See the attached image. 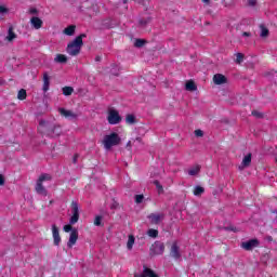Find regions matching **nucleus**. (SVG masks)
I'll list each match as a JSON object with an SVG mask.
<instances>
[{"label":"nucleus","instance_id":"nucleus-1","mask_svg":"<svg viewBox=\"0 0 277 277\" xmlns=\"http://www.w3.org/2000/svg\"><path fill=\"white\" fill-rule=\"evenodd\" d=\"M39 131L44 133L48 137H60V135H62V127L60 124L51 126V123L44 119L39 121Z\"/></svg>","mask_w":277,"mask_h":277},{"label":"nucleus","instance_id":"nucleus-2","mask_svg":"<svg viewBox=\"0 0 277 277\" xmlns=\"http://www.w3.org/2000/svg\"><path fill=\"white\" fill-rule=\"evenodd\" d=\"M83 38H85V34H81L80 36L76 37L74 41L68 43L66 50L68 55L75 57L81 53V47H83Z\"/></svg>","mask_w":277,"mask_h":277},{"label":"nucleus","instance_id":"nucleus-3","mask_svg":"<svg viewBox=\"0 0 277 277\" xmlns=\"http://www.w3.org/2000/svg\"><path fill=\"white\" fill-rule=\"evenodd\" d=\"M121 138L118 133L113 132L111 134L105 135L103 140L104 148L106 150H111L113 146H118L120 144Z\"/></svg>","mask_w":277,"mask_h":277},{"label":"nucleus","instance_id":"nucleus-4","mask_svg":"<svg viewBox=\"0 0 277 277\" xmlns=\"http://www.w3.org/2000/svg\"><path fill=\"white\" fill-rule=\"evenodd\" d=\"M107 121L109 124H120L122 122V117L118 110L110 108L108 109Z\"/></svg>","mask_w":277,"mask_h":277},{"label":"nucleus","instance_id":"nucleus-5","mask_svg":"<svg viewBox=\"0 0 277 277\" xmlns=\"http://www.w3.org/2000/svg\"><path fill=\"white\" fill-rule=\"evenodd\" d=\"M163 252H166V245H163V242L156 241L150 248L151 256L163 254Z\"/></svg>","mask_w":277,"mask_h":277},{"label":"nucleus","instance_id":"nucleus-6","mask_svg":"<svg viewBox=\"0 0 277 277\" xmlns=\"http://www.w3.org/2000/svg\"><path fill=\"white\" fill-rule=\"evenodd\" d=\"M71 213L69 224H77L79 222V203H77V201L71 202Z\"/></svg>","mask_w":277,"mask_h":277},{"label":"nucleus","instance_id":"nucleus-7","mask_svg":"<svg viewBox=\"0 0 277 277\" xmlns=\"http://www.w3.org/2000/svg\"><path fill=\"white\" fill-rule=\"evenodd\" d=\"M259 245H260L259 239L254 238V239L242 242L241 248L250 252L254 250V248H259Z\"/></svg>","mask_w":277,"mask_h":277},{"label":"nucleus","instance_id":"nucleus-8","mask_svg":"<svg viewBox=\"0 0 277 277\" xmlns=\"http://www.w3.org/2000/svg\"><path fill=\"white\" fill-rule=\"evenodd\" d=\"M58 114H61V116L67 118L68 120H77V118H79V115L77 113L68 110L66 108H58Z\"/></svg>","mask_w":277,"mask_h":277},{"label":"nucleus","instance_id":"nucleus-9","mask_svg":"<svg viewBox=\"0 0 277 277\" xmlns=\"http://www.w3.org/2000/svg\"><path fill=\"white\" fill-rule=\"evenodd\" d=\"M77 239H79V230H77V228H74L70 232L69 240L67 242V247L72 248V246H75L77 243Z\"/></svg>","mask_w":277,"mask_h":277},{"label":"nucleus","instance_id":"nucleus-10","mask_svg":"<svg viewBox=\"0 0 277 277\" xmlns=\"http://www.w3.org/2000/svg\"><path fill=\"white\" fill-rule=\"evenodd\" d=\"M52 237L54 240V246H60L62 243V237L60 236V228H57V225H52Z\"/></svg>","mask_w":277,"mask_h":277},{"label":"nucleus","instance_id":"nucleus-11","mask_svg":"<svg viewBox=\"0 0 277 277\" xmlns=\"http://www.w3.org/2000/svg\"><path fill=\"white\" fill-rule=\"evenodd\" d=\"M170 255L175 259V261H179L181 259V248L179 247V243L173 242L170 250Z\"/></svg>","mask_w":277,"mask_h":277},{"label":"nucleus","instance_id":"nucleus-12","mask_svg":"<svg viewBox=\"0 0 277 277\" xmlns=\"http://www.w3.org/2000/svg\"><path fill=\"white\" fill-rule=\"evenodd\" d=\"M134 277H159L153 269L148 268L146 265L143 266L142 274H134Z\"/></svg>","mask_w":277,"mask_h":277},{"label":"nucleus","instance_id":"nucleus-13","mask_svg":"<svg viewBox=\"0 0 277 277\" xmlns=\"http://www.w3.org/2000/svg\"><path fill=\"white\" fill-rule=\"evenodd\" d=\"M213 81H214L215 85H224V83L228 82V79L226 78V76H224L222 74H215L213 76Z\"/></svg>","mask_w":277,"mask_h":277},{"label":"nucleus","instance_id":"nucleus-14","mask_svg":"<svg viewBox=\"0 0 277 277\" xmlns=\"http://www.w3.org/2000/svg\"><path fill=\"white\" fill-rule=\"evenodd\" d=\"M148 220L150 221V224H159V222H161V220H163V214L151 213L148 215Z\"/></svg>","mask_w":277,"mask_h":277},{"label":"nucleus","instance_id":"nucleus-15","mask_svg":"<svg viewBox=\"0 0 277 277\" xmlns=\"http://www.w3.org/2000/svg\"><path fill=\"white\" fill-rule=\"evenodd\" d=\"M30 25L34 27V29H42L43 22L40 19V17L34 16L30 18Z\"/></svg>","mask_w":277,"mask_h":277},{"label":"nucleus","instance_id":"nucleus-16","mask_svg":"<svg viewBox=\"0 0 277 277\" xmlns=\"http://www.w3.org/2000/svg\"><path fill=\"white\" fill-rule=\"evenodd\" d=\"M35 190L37 192V194H39L40 196H47L49 193L47 192V188L44 187V185H42L41 182H37L36 186H35Z\"/></svg>","mask_w":277,"mask_h":277},{"label":"nucleus","instance_id":"nucleus-17","mask_svg":"<svg viewBox=\"0 0 277 277\" xmlns=\"http://www.w3.org/2000/svg\"><path fill=\"white\" fill-rule=\"evenodd\" d=\"M252 163V154H248L247 156L243 157L242 163L239 167V170H243V168H248Z\"/></svg>","mask_w":277,"mask_h":277},{"label":"nucleus","instance_id":"nucleus-18","mask_svg":"<svg viewBox=\"0 0 277 277\" xmlns=\"http://www.w3.org/2000/svg\"><path fill=\"white\" fill-rule=\"evenodd\" d=\"M51 85V78L48 72L43 74V92H49V87Z\"/></svg>","mask_w":277,"mask_h":277},{"label":"nucleus","instance_id":"nucleus-19","mask_svg":"<svg viewBox=\"0 0 277 277\" xmlns=\"http://www.w3.org/2000/svg\"><path fill=\"white\" fill-rule=\"evenodd\" d=\"M5 40L8 42H12L13 40H16V35L14 34V28L11 26L9 27L8 36L5 37Z\"/></svg>","mask_w":277,"mask_h":277},{"label":"nucleus","instance_id":"nucleus-20","mask_svg":"<svg viewBox=\"0 0 277 277\" xmlns=\"http://www.w3.org/2000/svg\"><path fill=\"white\" fill-rule=\"evenodd\" d=\"M185 88L188 92H196V90H198V88L196 87V82H194L193 80L187 81Z\"/></svg>","mask_w":277,"mask_h":277},{"label":"nucleus","instance_id":"nucleus-21","mask_svg":"<svg viewBox=\"0 0 277 277\" xmlns=\"http://www.w3.org/2000/svg\"><path fill=\"white\" fill-rule=\"evenodd\" d=\"M54 62H56V64H66L68 58L64 54H57L54 58Z\"/></svg>","mask_w":277,"mask_h":277},{"label":"nucleus","instance_id":"nucleus-22","mask_svg":"<svg viewBox=\"0 0 277 277\" xmlns=\"http://www.w3.org/2000/svg\"><path fill=\"white\" fill-rule=\"evenodd\" d=\"M188 174H189V176H197V174H200V166L197 164V166L188 169Z\"/></svg>","mask_w":277,"mask_h":277},{"label":"nucleus","instance_id":"nucleus-23","mask_svg":"<svg viewBox=\"0 0 277 277\" xmlns=\"http://www.w3.org/2000/svg\"><path fill=\"white\" fill-rule=\"evenodd\" d=\"M75 29H76V26L70 25L64 29L63 34H65V36H75Z\"/></svg>","mask_w":277,"mask_h":277},{"label":"nucleus","instance_id":"nucleus-24","mask_svg":"<svg viewBox=\"0 0 277 277\" xmlns=\"http://www.w3.org/2000/svg\"><path fill=\"white\" fill-rule=\"evenodd\" d=\"M134 243H135V237L133 235H130L128 237V242H127L128 250H133Z\"/></svg>","mask_w":277,"mask_h":277},{"label":"nucleus","instance_id":"nucleus-25","mask_svg":"<svg viewBox=\"0 0 277 277\" xmlns=\"http://www.w3.org/2000/svg\"><path fill=\"white\" fill-rule=\"evenodd\" d=\"M52 176L48 173H42L37 180L38 183H44V181H51Z\"/></svg>","mask_w":277,"mask_h":277},{"label":"nucleus","instance_id":"nucleus-26","mask_svg":"<svg viewBox=\"0 0 277 277\" xmlns=\"http://www.w3.org/2000/svg\"><path fill=\"white\" fill-rule=\"evenodd\" d=\"M18 101H25L27 98V91L25 89H21L17 93Z\"/></svg>","mask_w":277,"mask_h":277},{"label":"nucleus","instance_id":"nucleus-27","mask_svg":"<svg viewBox=\"0 0 277 277\" xmlns=\"http://www.w3.org/2000/svg\"><path fill=\"white\" fill-rule=\"evenodd\" d=\"M261 29V38H267V36H269V29H267L265 26L261 25L260 26Z\"/></svg>","mask_w":277,"mask_h":277},{"label":"nucleus","instance_id":"nucleus-28","mask_svg":"<svg viewBox=\"0 0 277 277\" xmlns=\"http://www.w3.org/2000/svg\"><path fill=\"white\" fill-rule=\"evenodd\" d=\"M75 92V89L72 87H64L63 88V94L64 96H70Z\"/></svg>","mask_w":277,"mask_h":277},{"label":"nucleus","instance_id":"nucleus-29","mask_svg":"<svg viewBox=\"0 0 277 277\" xmlns=\"http://www.w3.org/2000/svg\"><path fill=\"white\" fill-rule=\"evenodd\" d=\"M126 122L127 124H135V115H127L126 116Z\"/></svg>","mask_w":277,"mask_h":277},{"label":"nucleus","instance_id":"nucleus-30","mask_svg":"<svg viewBox=\"0 0 277 277\" xmlns=\"http://www.w3.org/2000/svg\"><path fill=\"white\" fill-rule=\"evenodd\" d=\"M205 194V187L196 186L194 189V196H202Z\"/></svg>","mask_w":277,"mask_h":277},{"label":"nucleus","instance_id":"nucleus-31","mask_svg":"<svg viewBox=\"0 0 277 277\" xmlns=\"http://www.w3.org/2000/svg\"><path fill=\"white\" fill-rule=\"evenodd\" d=\"M147 235H148V237H153V239H156V237L159 236V230H157V229H149L147 232Z\"/></svg>","mask_w":277,"mask_h":277},{"label":"nucleus","instance_id":"nucleus-32","mask_svg":"<svg viewBox=\"0 0 277 277\" xmlns=\"http://www.w3.org/2000/svg\"><path fill=\"white\" fill-rule=\"evenodd\" d=\"M144 44H146V41L143 39H136L134 47H136V49H142V47H144Z\"/></svg>","mask_w":277,"mask_h":277},{"label":"nucleus","instance_id":"nucleus-33","mask_svg":"<svg viewBox=\"0 0 277 277\" xmlns=\"http://www.w3.org/2000/svg\"><path fill=\"white\" fill-rule=\"evenodd\" d=\"M243 53L236 54V64H241L243 62Z\"/></svg>","mask_w":277,"mask_h":277},{"label":"nucleus","instance_id":"nucleus-34","mask_svg":"<svg viewBox=\"0 0 277 277\" xmlns=\"http://www.w3.org/2000/svg\"><path fill=\"white\" fill-rule=\"evenodd\" d=\"M154 185L157 187L159 194L163 192V186L161 185V183H159V181H154Z\"/></svg>","mask_w":277,"mask_h":277},{"label":"nucleus","instance_id":"nucleus-35","mask_svg":"<svg viewBox=\"0 0 277 277\" xmlns=\"http://www.w3.org/2000/svg\"><path fill=\"white\" fill-rule=\"evenodd\" d=\"M143 201H144V195H136L135 196L136 205H142Z\"/></svg>","mask_w":277,"mask_h":277},{"label":"nucleus","instance_id":"nucleus-36","mask_svg":"<svg viewBox=\"0 0 277 277\" xmlns=\"http://www.w3.org/2000/svg\"><path fill=\"white\" fill-rule=\"evenodd\" d=\"M102 222H103V216H101V215L95 216V220H94L95 226H101Z\"/></svg>","mask_w":277,"mask_h":277},{"label":"nucleus","instance_id":"nucleus-37","mask_svg":"<svg viewBox=\"0 0 277 277\" xmlns=\"http://www.w3.org/2000/svg\"><path fill=\"white\" fill-rule=\"evenodd\" d=\"M63 230L65 232V233H72V225H70V224H67V225H65L64 227H63Z\"/></svg>","mask_w":277,"mask_h":277},{"label":"nucleus","instance_id":"nucleus-38","mask_svg":"<svg viewBox=\"0 0 277 277\" xmlns=\"http://www.w3.org/2000/svg\"><path fill=\"white\" fill-rule=\"evenodd\" d=\"M247 5L249 8H255L256 6V0H248Z\"/></svg>","mask_w":277,"mask_h":277},{"label":"nucleus","instance_id":"nucleus-39","mask_svg":"<svg viewBox=\"0 0 277 277\" xmlns=\"http://www.w3.org/2000/svg\"><path fill=\"white\" fill-rule=\"evenodd\" d=\"M252 116H254L255 118H263V113H260L259 110H253Z\"/></svg>","mask_w":277,"mask_h":277},{"label":"nucleus","instance_id":"nucleus-40","mask_svg":"<svg viewBox=\"0 0 277 277\" xmlns=\"http://www.w3.org/2000/svg\"><path fill=\"white\" fill-rule=\"evenodd\" d=\"M196 137H202L205 135V132L202 130H195Z\"/></svg>","mask_w":277,"mask_h":277},{"label":"nucleus","instance_id":"nucleus-41","mask_svg":"<svg viewBox=\"0 0 277 277\" xmlns=\"http://www.w3.org/2000/svg\"><path fill=\"white\" fill-rule=\"evenodd\" d=\"M8 13V8L0 5V14H5Z\"/></svg>","mask_w":277,"mask_h":277},{"label":"nucleus","instance_id":"nucleus-42","mask_svg":"<svg viewBox=\"0 0 277 277\" xmlns=\"http://www.w3.org/2000/svg\"><path fill=\"white\" fill-rule=\"evenodd\" d=\"M28 13H29V14H38V9H36V8H30V9L28 10Z\"/></svg>","mask_w":277,"mask_h":277},{"label":"nucleus","instance_id":"nucleus-43","mask_svg":"<svg viewBox=\"0 0 277 277\" xmlns=\"http://www.w3.org/2000/svg\"><path fill=\"white\" fill-rule=\"evenodd\" d=\"M265 241H268V243H272V241H274V238L272 236H265Z\"/></svg>","mask_w":277,"mask_h":277},{"label":"nucleus","instance_id":"nucleus-44","mask_svg":"<svg viewBox=\"0 0 277 277\" xmlns=\"http://www.w3.org/2000/svg\"><path fill=\"white\" fill-rule=\"evenodd\" d=\"M0 185H5V179L0 174Z\"/></svg>","mask_w":277,"mask_h":277},{"label":"nucleus","instance_id":"nucleus-45","mask_svg":"<svg viewBox=\"0 0 277 277\" xmlns=\"http://www.w3.org/2000/svg\"><path fill=\"white\" fill-rule=\"evenodd\" d=\"M147 23H148V21H144V19L140 21V25H146Z\"/></svg>","mask_w":277,"mask_h":277},{"label":"nucleus","instance_id":"nucleus-46","mask_svg":"<svg viewBox=\"0 0 277 277\" xmlns=\"http://www.w3.org/2000/svg\"><path fill=\"white\" fill-rule=\"evenodd\" d=\"M242 36H245L246 38H250L251 34L250 32H242Z\"/></svg>","mask_w":277,"mask_h":277},{"label":"nucleus","instance_id":"nucleus-47","mask_svg":"<svg viewBox=\"0 0 277 277\" xmlns=\"http://www.w3.org/2000/svg\"><path fill=\"white\" fill-rule=\"evenodd\" d=\"M77 159H79V155L76 154V155L74 156V163H77Z\"/></svg>","mask_w":277,"mask_h":277},{"label":"nucleus","instance_id":"nucleus-48","mask_svg":"<svg viewBox=\"0 0 277 277\" xmlns=\"http://www.w3.org/2000/svg\"><path fill=\"white\" fill-rule=\"evenodd\" d=\"M95 62H101V56H96Z\"/></svg>","mask_w":277,"mask_h":277},{"label":"nucleus","instance_id":"nucleus-49","mask_svg":"<svg viewBox=\"0 0 277 277\" xmlns=\"http://www.w3.org/2000/svg\"><path fill=\"white\" fill-rule=\"evenodd\" d=\"M203 1V3H207V4H209L210 3V1L209 0H202Z\"/></svg>","mask_w":277,"mask_h":277},{"label":"nucleus","instance_id":"nucleus-50","mask_svg":"<svg viewBox=\"0 0 277 277\" xmlns=\"http://www.w3.org/2000/svg\"><path fill=\"white\" fill-rule=\"evenodd\" d=\"M113 72V75H115L116 77H118V72H116V71H111Z\"/></svg>","mask_w":277,"mask_h":277},{"label":"nucleus","instance_id":"nucleus-51","mask_svg":"<svg viewBox=\"0 0 277 277\" xmlns=\"http://www.w3.org/2000/svg\"><path fill=\"white\" fill-rule=\"evenodd\" d=\"M136 142H142V137H136Z\"/></svg>","mask_w":277,"mask_h":277},{"label":"nucleus","instance_id":"nucleus-52","mask_svg":"<svg viewBox=\"0 0 277 277\" xmlns=\"http://www.w3.org/2000/svg\"><path fill=\"white\" fill-rule=\"evenodd\" d=\"M127 146H131V141H129V142L127 143Z\"/></svg>","mask_w":277,"mask_h":277},{"label":"nucleus","instance_id":"nucleus-53","mask_svg":"<svg viewBox=\"0 0 277 277\" xmlns=\"http://www.w3.org/2000/svg\"><path fill=\"white\" fill-rule=\"evenodd\" d=\"M116 68H118L117 66H114L113 70H115Z\"/></svg>","mask_w":277,"mask_h":277},{"label":"nucleus","instance_id":"nucleus-54","mask_svg":"<svg viewBox=\"0 0 277 277\" xmlns=\"http://www.w3.org/2000/svg\"><path fill=\"white\" fill-rule=\"evenodd\" d=\"M0 85H1V82H0Z\"/></svg>","mask_w":277,"mask_h":277}]
</instances>
